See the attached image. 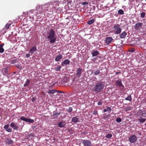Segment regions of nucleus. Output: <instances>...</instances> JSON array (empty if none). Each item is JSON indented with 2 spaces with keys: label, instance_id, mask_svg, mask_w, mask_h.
<instances>
[{
  "label": "nucleus",
  "instance_id": "6ab92c4d",
  "mask_svg": "<svg viewBox=\"0 0 146 146\" xmlns=\"http://www.w3.org/2000/svg\"><path fill=\"white\" fill-rule=\"evenodd\" d=\"M10 126L12 128H13V129L14 130H17L18 128V127L13 122L11 123L10 125Z\"/></svg>",
  "mask_w": 146,
  "mask_h": 146
},
{
  "label": "nucleus",
  "instance_id": "2eb2a0df",
  "mask_svg": "<svg viewBox=\"0 0 146 146\" xmlns=\"http://www.w3.org/2000/svg\"><path fill=\"white\" fill-rule=\"evenodd\" d=\"M116 84L119 87H122L123 88L124 87V86L122 85L121 80V79H119L116 80Z\"/></svg>",
  "mask_w": 146,
  "mask_h": 146
},
{
  "label": "nucleus",
  "instance_id": "4be33fe9",
  "mask_svg": "<svg viewBox=\"0 0 146 146\" xmlns=\"http://www.w3.org/2000/svg\"><path fill=\"white\" fill-rule=\"evenodd\" d=\"M92 54L93 57H94L99 54V52L97 50H95L92 53Z\"/></svg>",
  "mask_w": 146,
  "mask_h": 146
},
{
  "label": "nucleus",
  "instance_id": "4468645a",
  "mask_svg": "<svg viewBox=\"0 0 146 146\" xmlns=\"http://www.w3.org/2000/svg\"><path fill=\"white\" fill-rule=\"evenodd\" d=\"M82 72V69L80 68H78L77 70V73L76 74V76L77 77L79 78L81 76Z\"/></svg>",
  "mask_w": 146,
  "mask_h": 146
},
{
  "label": "nucleus",
  "instance_id": "4d7b16f0",
  "mask_svg": "<svg viewBox=\"0 0 146 146\" xmlns=\"http://www.w3.org/2000/svg\"><path fill=\"white\" fill-rule=\"evenodd\" d=\"M69 19V18H68V17H67V18H66V19Z\"/></svg>",
  "mask_w": 146,
  "mask_h": 146
},
{
  "label": "nucleus",
  "instance_id": "dca6fc26",
  "mask_svg": "<svg viewBox=\"0 0 146 146\" xmlns=\"http://www.w3.org/2000/svg\"><path fill=\"white\" fill-rule=\"evenodd\" d=\"M62 56L60 54L57 55L55 57V60L56 62H58L60 60L62 59Z\"/></svg>",
  "mask_w": 146,
  "mask_h": 146
},
{
  "label": "nucleus",
  "instance_id": "393cba45",
  "mask_svg": "<svg viewBox=\"0 0 146 146\" xmlns=\"http://www.w3.org/2000/svg\"><path fill=\"white\" fill-rule=\"evenodd\" d=\"M125 100H128L129 101L131 102L132 100L131 96V95L128 96L127 97L125 98Z\"/></svg>",
  "mask_w": 146,
  "mask_h": 146
},
{
  "label": "nucleus",
  "instance_id": "5fc2aeb1",
  "mask_svg": "<svg viewBox=\"0 0 146 146\" xmlns=\"http://www.w3.org/2000/svg\"><path fill=\"white\" fill-rule=\"evenodd\" d=\"M16 66L17 68H20V66L19 64H18L17 65H16Z\"/></svg>",
  "mask_w": 146,
  "mask_h": 146
},
{
  "label": "nucleus",
  "instance_id": "cd10ccee",
  "mask_svg": "<svg viewBox=\"0 0 146 146\" xmlns=\"http://www.w3.org/2000/svg\"><path fill=\"white\" fill-rule=\"evenodd\" d=\"M61 68V66H58L57 67H54V69L57 71H59L60 70Z\"/></svg>",
  "mask_w": 146,
  "mask_h": 146
},
{
  "label": "nucleus",
  "instance_id": "79ce46f5",
  "mask_svg": "<svg viewBox=\"0 0 146 146\" xmlns=\"http://www.w3.org/2000/svg\"><path fill=\"white\" fill-rule=\"evenodd\" d=\"M4 71L5 73H7L8 72V68H5L4 70Z\"/></svg>",
  "mask_w": 146,
  "mask_h": 146
},
{
  "label": "nucleus",
  "instance_id": "473e14b6",
  "mask_svg": "<svg viewBox=\"0 0 146 146\" xmlns=\"http://www.w3.org/2000/svg\"><path fill=\"white\" fill-rule=\"evenodd\" d=\"M29 82H30V81H29V79L27 80L26 82H25V83L24 85V86H27L29 84Z\"/></svg>",
  "mask_w": 146,
  "mask_h": 146
},
{
  "label": "nucleus",
  "instance_id": "f03ea898",
  "mask_svg": "<svg viewBox=\"0 0 146 146\" xmlns=\"http://www.w3.org/2000/svg\"><path fill=\"white\" fill-rule=\"evenodd\" d=\"M56 33L52 29H50L47 34V38L49 40L50 42L51 43H54L56 38L55 37Z\"/></svg>",
  "mask_w": 146,
  "mask_h": 146
},
{
  "label": "nucleus",
  "instance_id": "c9c22d12",
  "mask_svg": "<svg viewBox=\"0 0 146 146\" xmlns=\"http://www.w3.org/2000/svg\"><path fill=\"white\" fill-rule=\"evenodd\" d=\"M6 131L9 132H12V129L11 128H8Z\"/></svg>",
  "mask_w": 146,
  "mask_h": 146
},
{
  "label": "nucleus",
  "instance_id": "13d9d810",
  "mask_svg": "<svg viewBox=\"0 0 146 146\" xmlns=\"http://www.w3.org/2000/svg\"><path fill=\"white\" fill-rule=\"evenodd\" d=\"M145 1H146V0H145Z\"/></svg>",
  "mask_w": 146,
  "mask_h": 146
},
{
  "label": "nucleus",
  "instance_id": "49530a36",
  "mask_svg": "<svg viewBox=\"0 0 146 146\" xmlns=\"http://www.w3.org/2000/svg\"><path fill=\"white\" fill-rule=\"evenodd\" d=\"M93 113L94 115H97L98 114V111L96 110L94 111L93 112Z\"/></svg>",
  "mask_w": 146,
  "mask_h": 146
},
{
  "label": "nucleus",
  "instance_id": "a19ab883",
  "mask_svg": "<svg viewBox=\"0 0 146 146\" xmlns=\"http://www.w3.org/2000/svg\"><path fill=\"white\" fill-rule=\"evenodd\" d=\"M29 12L27 11H26L25 12H23V15H24L25 16H26V15H27L28 14Z\"/></svg>",
  "mask_w": 146,
  "mask_h": 146
},
{
  "label": "nucleus",
  "instance_id": "0eeeda50",
  "mask_svg": "<svg viewBox=\"0 0 146 146\" xmlns=\"http://www.w3.org/2000/svg\"><path fill=\"white\" fill-rule=\"evenodd\" d=\"M82 142L84 146H91L92 145L91 142L89 140H82Z\"/></svg>",
  "mask_w": 146,
  "mask_h": 146
},
{
  "label": "nucleus",
  "instance_id": "c756f323",
  "mask_svg": "<svg viewBox=\"0 0 146 146\" xmlns=\"http://www.w3.org/2000/svg\"><path fill=\"white\" fill-rule=\"evenodd\" d=\"M110 117V114H108L107 115H104L103 116V118L104 119H106Z\"/></svg>",
  "mask_w": 146,
  "mask_h": 146
},
{
  "label": "nucleus",
  "instance_id": "3c124183",
  "mask_svg": "<svg viewBox=\"0 0 146 146\" xmlns=\"http://www.w3.org/2000/svg\"><path fill=\"white\" fill-rule=\"evenodd\" d=\"M120 72H115V74H116V75L117 74H120Z\"/></svg>",
  "mask_w": 146,
  "mask_h": 146
},
{
  "label": "nucleus",
  "instance_id": "20e7f679",
  "mask_svg": "<svg viewBox=\"0 0 146 146\" xmlns=\"http://www.w3.org/2000/svg\"><path fill=\"white\" fill-rule=\"evenodd\" d=\"M113 28V32L115 34L118 35L121 33L122 29L119 24H117L114 25Z\"/></svg>",
  "mask_w": 146,
  "mask_h": 146
},
{
  "label": "nucleus",
  "instance_id": "bb28decb",
  "mask_svg": "<svg viewBox=\"0 0 146 146\" xmlns=\"http://www.w3.org/2000/svg\"><path fill=\"white\" fill-rule=\"evenodd\" d=\"M56 91L55 90H49L47 92V93L48 94H53Z\"/></svg>",
  "mask_w": 146,
  "mask_h": 146
},
{
  "label": "nucleus",
  "instance_id": "39448f33",
  "mask_svg": "<svg viewBox=\"0 0 146 146\" xmlns=\"http://www.w3.org/2000/svg\"><path fill=\"white\" fill-rule=\"evenodd\" d=\"M140 115L141 116L138 119V120L140 123H143L145 122L146 121V119L143 118L142 117H146V110H141Z\"/></svg>",
  "mask_w": 146,
  "mask_h": 146
},
{
  "label": "nucleus",
  "instance_id": "603ef678",
  "mask_svg": "<svg viewBox=\"0 0 146 146\" xmlns=\"http://www.w3.org/2000/svg\"><path fill=\"white\" fill-rule=\"evenodd\" d=\"M71 2H72V1L68 2V5H69V4H71V3L73 4V3H71Z\"/></svg>",
  "mask_w": 146,
  "mask_h": 146
},
{
  "label": "nucleus",
  "instance_id": "e433bc0d",
  "mask_svg": "<svg viewBox=\"0 0 146 146\" xmlns=\"http://www.w3.org/2000/svg\"><path fill=\"white\" fill-rule=\"evenodd\" d=\"M145 13L144 12L142 13L141 14L140 17L141 18H143L145 17Z\"/></svg>",
  "mask_w": 146,
  "mask_h": 146
},
{
  "label": "nucleus",
  "instance_id": "f3484780",
  "mask_svg": "<svg viewBox=\"0 0 146 146\" xmlns=\"http://www.w3.org/2000/svg\"><path fill=\"white\" fill-rule=\"evenodd\" d=\"M127 33L125 31H123L120 35L119 37L121 38H125L127 35Z\"/></svg>",
  "mask_w": 146,
  "mask_h": 146
},
{
  "label": "nucleus",
  "instance_id": "412c9836",
  "mask_svg": "<svg viewBox=\"0 0 146 146\" xmlns=\"http://www.w3.org/2000/svg\"><path fill=\"white\" fill-rule=\"evenodd\" d=\"M79 118L76 117H73L72 119V121L74 123H76L78 121Z\"/></svg>",
  "mask_w": 146,
  "mask_h": 146
},
{
  "label": "nucleus",
  "instance_id": "864d4df0",
  "mask_svg": "<svg viewBox=\"0 0 146 146\" xmlns=\"http://www.w3.org/2000/svg\"><path fill=\"white\" fill-rule=\"evenodd\" d=\"M107 111V110L106 109H105L104 110V112H106Z\"/></svg>",
  "mask_w": 146,
  "mask_h": 146
},
{
  "label": "nucleus",
  "instance_id": "09e8293b",
  "mask_svg": "<svg viewBox=\"0 0 146 146\" xmlns=\"http://www.w3.org/2000/svg\"><path fill=\"white\" fill-rule=\"evenodd\" d=\"M30 56V54L28 53L26 54V57L27 58H29Z\"/></svg>",
  "mask_w": 146,
  "mask_h": 146
},
{
  "label": "nucleus",
  "instance_id": "ea45409f",
  "mask_svg": "<svg viewBox=\"0 0 146 146\" xmlns=\"http://www.w3.org/2000/svg\"><path fill=\"white\" fill-rule=\"evenodd\" d=\"M9 124H7V125H5L4 127V128L6 130L7 129H8V128L9 127Z\"/></svg>",
  "mask_w": 146,
  "mask_h": 146
},
{
  "label": "nucleus",
  "instance_id": "6e6552de",
  "mask_svg": "<svg viewBox=\"0 0 146 146\" xmlns=\"http://www.w3.org/2000/svg\"><path fill=\"white\" fill-rule=\"evenodd\" d=\"M20 119L21 120L29 123H32L34 121V120L33 119H31L30 118H26L23 116L21 117Z\"/></svg>",
  "mask_w": 146,
  "mask_h": 146
},
{
  "label": "nucleus",
  "instance_id": "7c9ffc66",
  "mask_svg": "<svg viewBox=\"0 0 146 146\" xmlns=\"http://www.w3.org/2000/svg\"><path fill=\"white\" fill-rule=\"evenodd\" d=\"M118 13L120 15H123L124 13L122 9H120L118 11Z\"/></svg>",
  "mask_w": 146,
  "mask_h": 146
},
{
  "label": "nucleus",
  "instance_id": "aec40b11",
  "mask_svg": "<svg viewBox=\"0 0 146 146\" xmlns=\"http://www.w3.org/2000/svg\"><path fill=\"white\" fill-rule=\"evenodd\" d=\"M60 112H59L58 113H56L54 111L53 112V115L52 116H53L54 118H57L58 116L60 114Z\"/></svg>",
  "mask_w": 146,
  "mask_h": 146
},
{
  "label": "nucleus",
  "instance_id": "c85d7f7f",
  "mask_svg": "<svg viewBox=\"0 0 146 146\" xmlns=\"http://www.w3.org/2000/svg\"><path fill=\"white\" fill-rule=\"evenodd\" d=\"M66 110V111L69 113H71L73 111L72 108L71 107H69Z\"/></svg>",
  "mask_w": 146,
  "mask_h": 146
},
{
  "label": "nucleus",
  "instance_id": "8fccbe9b",
  "mask_svg": "<svg viewBox=\"0 0 146 146\" xmlns=\"http://www.w3.org/2000/svg\"><path fill=\"white\" fill-rule=\"evenodd\" d=\"M34 11V10H30L29 11V12L30 13H33V12Z\"/></svg>",
  "mask_w": 146,
  "mask_h": 146
},
{
  "label": "nucleus",
  "instance_id": "f257e3e1",
  "mask_svg": "<svg viewBox=\"0 0 146 146\" xmlns=\"http://www.w3.org/2000/svg\"><path fill=\"white\" fill-rule=\"evenodd\" d=\"M50 5V3L49 2L46 3L44 5H39L36 6L35 10H39V11L40 13L42 14L44 13H47V11L48 10V8H49Z\"/></svg>",
  "mask_w": 146,
  "mask_h": 146
},
{
  "label": "nucleus",
  "instance_id": "2f4dec72",
  "mask_svg": "<svg viewBox=\"0 0 146 146\" xmlns=\"http://www.w3.org/2000/svg\"><path fill=\"white\" fill-rule=\"evenodd\" d=\"M112 136V135L111 133H108L105 136V137L106 138H109L111 137Z\"/></svg>",
  "mask_w": 146,
  "mask_h": 146
},
{
  "label": "nucleus",
  "instance_id": "a18cd8bd",
  "mask_svg": "<svg viewBox=\"0 0 146 146\" xmlns=\"http://www.w3.org/2000/svg\"><path fill=\"white\" fill-rule=\"evenodd\" d=\"M106 109L107 110V111H110L111 110V108L110 107H107Z\"/></svg>",
  "mask_w": 146,
  "mask_h": 146
},
{
  "label": "nucleus",
  "instance_id": "f704fd0d",
  "mask_svg": "<svg viewBox=\"0 0 146 146\" xmlns=\"http://www.w3.org/2000/svg\"><path fill=\"white\" fill-rule=\"evenodd\" d=\"M116 121L117 122L119 123L122 121V120L120 118L118 117L116 119Z\"/></svg>",
  "mask_w": 146,
  "mask_h": 146
},
{
  "label": "nucleus",
  "instance_id": "b1692460",
  "mask_svg": "<svg viewBox=\"0 0 146 146\" xmlns=\"http://www.w3.org/2000/svg\"><path fill=\"white\" fill-rule=\"evenodd\" d=\"M95 21V20L94 19H92L88 21L87 23L88 25H91Z\"/></svg>",
  "mask_w": 146,
  "mask_h": 146
},
{
  "label": "nucleus",
  "instance_id": "de8ad7c7",
  "mask_svg": "<svg viewBox=\"0 0 146 146\" xmlns=\"http://www.w3.org/2000/svg\"><path fill=\"white\" fill-rule=\"evenodd\" d=\"M55 91H56V92H59L60 93H62V92L61 91H59V90H55Z\"/></svg>",
  "mask_w": 146,
  "mask_h": 146
},
{
  "label": "nucleus",
  "instance_id": "a878e982",
  "mask_svg": "<svg viewBox=\"0 0 146 146\" xmlns=\"http://www.w3.org/2000/svg\"><path fill=\"white\" fill-rule=\"evenodd\" d=\"M70 63V61L66 59L63 62V63L65 65H67L68 64Z\"/></svg>",
  "mask_w": 146,
  "mask_h": 146
},
{
  "label": "nucleus",
  "instance_id": "a211bd4d",
  "mask_svg": "<svg viewBox=\"0 0 146 146\" xmlns=\"http://www.w3.org/2000/svg\"><path fill=\"white\" fill-rule=\"evenodd\" d=\"M66 125V123L65 122L61 121L59 123L58 126L60 127H63Z\"/></svg>",
  "mask_w": 146,
  "mask_h": 146
},
{
  "label": "nucleus",
  "instance_id": "7ed1b4c3",
  "mask_svg": "<svg viewBox=\"0 0 146 146\" xmlns=\"http://www.w3.org/2000/svg\"><path fill=\"white\" fill-rule=\"evenodd\" d=\"M104 84L102 82H98L94 86L93 91L95 93H98L102 91L104 89Z\"/></svg>",
  "mask_w": 146,
  "mask_h": 146
},
{
  "label": "nucleus",
  "instance_id": "4c0bfd02",
  "mask_svg": "<svg viewBox=\"0 0 146 146\" xmlns=\"http://www.w3.org/2000/svg\"><path fill=\"white\" fill-rule=\"evenodd\" d=\"M82 4L83 5L88 6V3L87 2H83L82 3Z\"/></svg>",
  "mask_w": 146,
  "mask_h": 146
},
{
  "label": "nucleus",
  "instance_id": "37998d69",
  "mask_svg": "<svg viewBox=\"0 0 146 146\" xmlns=\"http://www.w3.org/2000/svg\"><path fill=\"white\" fill-rule=\"evenodd\" d=\"M32 101L33 102H34L36 101V98L33 97H32L31 99Z\"/></svg>",
  "mask_w": 146,
  "mask_h": 146
},
{
  "label": "nucleus",
  "instance_id": "423d86ee",
  "mask_svg": "<svg viewBox=\"0 0 146 146\" xmlns=\"http://www.w3.org/2000/svg\"><path fill=\"white\" fill-rule=\"evenodd\" d=\"M137 140V138L136 136L133 135L131 136L129 139V141L131 143H134Z\"/></svg>",
  "mask_w": 146,
  "mask_h": 146
},
{
  "label": "nucleus",
  "instance_id": "5701e85b",
  "mask_svg": "<svg viewBox=\"0 0 146 146\" xmlns=\"http://www.w3.org/2000/svg\"><path fill=\"white\" fill-rule=\"evenodd\" d=\"M3 45L4 44H0V53H2L4 51V50L3 47Z\"/></svg>",
  "mask_w": 146,
  "mask_h": 146
},
{
  "label": "nucleus",
  "instance_id": "58836bf2",
  "mask_svg": "<svg viewBox=\"0 0 146 146\" xmlns=\"http://www.w3.org/2000/svg\"><path fill=\"white\" fill-rule=\"evenodd\" d=\"M17 62V60L16 59L15 60H13L12 61L11 63L12 64H14L15 63H16Z\"/></svg>",
  "mask_w": 146,
  "mask_h": 146
},
{
  "label": "nucleus",
  "instance_id": "9b49d317",
  "mask_svg": "<svg viewBox=\"0 0 146 146\" xmlns=\"http://www.w3.org/2000/svg\"><path fill=\"white\" fill-rule=\"evenodd\" d=\"M143 23H137L134 26V27L135 30H138L139 27H142Z\"/></svg>",
  "mask_w": 146,
  "mask_h": 146
},
{
  "label": "nucleus",
  "instance_id": "9d476101",
  "mask_svg": "<svg viewBox=\"0 0 146 146\" xmlns=\"http://www.w3.org/2000/svg\"><path fill=\"white\" fill-rule=\"evenodd\" d=\"M91 73L94 74L95 76H97L100 73V70L99 69H94L91 71Z\"/></svg>",
  "mask_w": 146,
  "mask_h": 146
},
{
  "label": "nucleus",
  "instance_id": "1a4fd4ad",
  "mask_svg": "<svg viewBox=\"0 0 146 146\" xmlns=\"http://www.w3.org/2000/svg\"><path fill=\"white\" fill-rule=\"evenodd\" d=\"M113 40V39L111 37H107L105 40V42L106 44L108 45L111 43Z\"/></svg>",
  "mask_w": 146,
  "mask_h": 146
},
{
  "label": "nucleus",
  "instance_id": "c03bdc74",
  "mask_svg": "<svg viewBox=\"0 0 146 146\" xmlns=\"http://www.w3.org/2000/svg\"><path fill=\"white\" fill-rule=\"evenodd\" d=\"M102 104V101H99L98 103V105H101Z\"/></svg>",
  "mask_w": 146,
  "mask_h": 146
},
{
  "label": "nucleus",
  "instance_id": "ddd939ff",
  "mask_svg": "<svg viewBox=\"0 0 146 146\" xmlns=\"http://www.w3.org/2000/svg\"><path fill=\"white\" fill-rule=\"evenodd\" d=\"M37 50L36 47V46H33L30 49L29 52L30 53L32 54L34 52H36Z\"/></svg>",
  "mask_w": 146,
  "mask_h": 146
},
{
  "label": "nucleus",
  "instance_id": "f8f14e48",
  "mask_svg": "<svg viewBox=\"0 0 146 146\" xmlns=\"http://www.w3.org/2000/svg\"><path fill=\"white\" fill-rule=\"evenodd\" d=\"M5 142L6 144L8 145L12 144L13 143V141L12 140L8 138H7L6 139Z\"/></svg>",
  "mask_w": 146,
  "mask_h": 146
},
{
  "label": "nucleus",
  "instance_id": "6e6d98bb",
  "mask_svg": "<svg viewBox=\"0 0 146 146\" xmlns=\"http://www.w3.org/2000/svg\"><path fill=\"white\" fill-rule=\"evenodd\" d=\"M30 135L32 136H34L33 135L32 133H31V134H30Z\"/></svg>",
  "mask_w": 146,
  "mask_h": 146
},
{
  "label": "nucleus",
  "instance_id": "72a5a7b5",
  "mask_svg": "<svg viewBox=\"0 0 146 146\" xmlns=\"http://www.w3.org/2000/svg\"><path fill=\"white\" fill-rule=\"evenodd\" d=\"M11 25V24H7L5 25L4 28H5L6 29H8Z\"/></svg>",
  "mask_w": 146,
  "mask_h": 146
}]
</instances>
